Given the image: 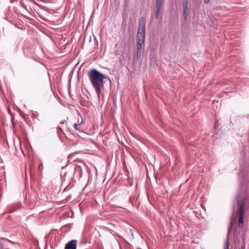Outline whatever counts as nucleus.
I'll return each instance as SVG.
<instances>
[{"label":"nucleus","mask_w":249,"mask_h":249,"mask_svg":"<svg viewBox=\"0 0 249 249\" xmlns=\"http://www.w3.org/2000/svg\"><path fill=\"white\" fill-rule=\"evenodd\" d=\"M238 216L244 217V203L242 201L238 202Z\"/></svg>","instance_id":"nucleus-4"},{"label":"nucleus","mask_w":249,"mask_h":249,"mask_svg":"<svg viewBox=\"0 0 249 249\" xmlns=\"http://www.w3.org/2000/svg\"><path fill=\"white\" fill-rule=\"evenodd\" d=\"M77 241L72 240L67 243L65 247V249H76Z\"/></svg>","instance_id":"nucleus-5"},{"label":"nucleus","mask_w":249,"mask_h":249,"mask_svg":"<svg viewBox=\"0 0 249 249\" xmlns=\"http://www.w3.org/2000/svg\"><path fill=\"white\" fill-rule=\"evenodd\" d=\"M43 164L42 163H40L38 167V170L39 172H40V173H41V172L43 170Z\"/></svg>","instance_id":"nucleus-9"},{"label":"nucleus","mask_w":249,"mask_h":249,"mask_svg":"<svg viewBox=\"0 0 249 249\" xmlns=\"http://www.w3.org/2000/svg\"><path fill=\"white\" fill-rule=\"evenodd\" d=\"M15 210H16V208H15V209H13V210H9V211H8V212H9V213H12V212H13L14 211H15Z\"/></svg>","instance_id":"nucleus-15"},{"label":"nucleus","mask_w":249,"mask_h":249,"mask_svg":"<svg viewBox=\"0 0 249 249\" xmlns=\"http://www.w3.org/2000/svg\"><path fill=\"white\" fill-rule=\"evenodd\" d=\"M183 13V17L185 20H186L189 13L188 5H182Z\"/></svg>","instance_id":"nucleus-6"},{"label":"nucleus","mask_w":249,"mask_h":249,"mask_svg":"<svg viewBox=\"0 0 249 249\" xmlns=\"http://www.w3.org/2000/svg\"><path fill=\"white\" fill-rule=\"evenodd\" d=\"M164 5V0H156V10L155 12V18L158 19L160 18L161 7Z\"/></svg>","instance_id":"nucleus-3"},{"label":"nucleus","mask_w":249,"mask_h":249,"mask_svg":"<svg viewBox=\"0 0 249 249\" xmlns=\"http://www.w3.org/2000/svg\"><path fill=\"white\" fill-rule=\"evenodd\" d=\"M64 122H60V124H64Z\"/></svg>","instance_id":"nucleus-17"},{"label":"nucleus","mask_w":249,"mask_h":249,"mask_svg":"<svg viewBox=\"0 0 249 249\" xmlns=\"http://www.w3.org/2000/svg\"><path fill=\"white\" fill-rule=\"evenodd\" d=\"M145 36V19L143 17H142L140 19L139 25L136 36V55L138 58H140L142 54L143 49L144 47Z\"/></svg>","instance_id":"nucleus-1"},{"label":"nucleus","mask_w":249,"mask_h":249,"mask_svg":"<svg viewBox=\"0 0 249 249\" xmlns=\"http://www.w3.org/2000/svg\"><path fill=\"white\" fill-rule=\"evenodd\" d=\"M241 249H245V246H242L241 247Z\"/></svg>","instance_id":"nucleus-16"},{"label":"nucleus","mask_w":249,"mask_h":249,"mask_svg":"<svg viewBox=\"0 0 249 249\" xmlns=\"http://www.w3.org/2000/svg\"><path fill=\"white\" fill-rule=\"evenodd\" d=\"M224 249H229L228 241H227L226 244L225 245Z\"/></svg>","instance_id":"nucleus-12"},{"label":"nucleus","mask_w":249,"mask_h":249,"mask_svg":"<svg viewBox=\"0 0 249 249\" xmlns=\"http://www.w3.org/2000/svg\"><path fill=\"white\" fill-rule=\"evenodd\" d=\"M89 76L98 98H100L101 89L104 87L105 75L97 70L93 69L89 71Z\"/></svg>","instance_id":"nucleus-2"},{"label":"nucleus","mask_w":249,"mask_h":249,"mask_svg":"<svg viewBox=\"0 0 249 249\" xmlns=\"http://www.w3.org/2000/svg\"><path fill=\"white\" fill-rule=\"evenodd\" d=\"M210 0H204V2L206 4L210 2Z\"/></svg>","instance_id":"nucleus-14"},{"label":"nucleus","mask_w":249,"mask_h":249,"mask_svg":"<svg viewBox=\"0 0 249 249\" xmlns=\"http://www.w3.org/2000/svg\"><path fill=\"white\" fill-rule=\"evenodd\" d=\"M244 217L238 216V225L239 226H240L241 225H242L244 223Z\"/></svg>","instance_id":"nucleus-8"},{"label":"nucleus","mask_w":249,"mask_h":249,"mask_svg":"<svg viewBox=\"0 0 249 249\" xmlns=\"http://www.w3.org/2000/svg\"><path fill=\"white\" fill-rule=\"evenodd\" d=\"M77 155V153L76 152H74L72 153H71L69 155L68 159L69 161H71V160H73L74 161H75L77 160V158L74 159V157H75Z\"/></svg>","instance_id":"nucleus-7"},{"label":"nucleus","mask_w":249,"mask_h":249,"mask_svg":"<svg viewBox=\"0 0 249 249\" xmlns=\"http://www.w3.org/2000/svg\"><path fill=\"white\" fill-rule=\"evenodd\" d=\"M74 127L76 130H78V124H77L75 123L74 124Z\"/></svg>","instance_id":"nucleus-13"},{"label":"nucleus","mask_w":249,"mask_h":249,"mask_svg":"<svg viewBox=\"0 0 249 249\" xmlns=\"http://www.w3.org/2000/svg\"><path fill=\"white\" fill-rule=\"evenodd\" d=\"M218 127V122L217 121H215L214 123V128L216 129Z\"/></svg>","instance_id":"nucleus-11"},{"label":"nucleus","mask_w":249,"mask_h":249,"mask_svg":"<svg viewBox=\"0 0 249 249\" xmlns=\"http://www.w3.org/2000/svg\"><path fill=\"white\" fill-rule=\"evenodd\" d=\"M182 5H188V0H183Z\"/></svg>","instance_id":"nucleus-10"}]
</instances>
